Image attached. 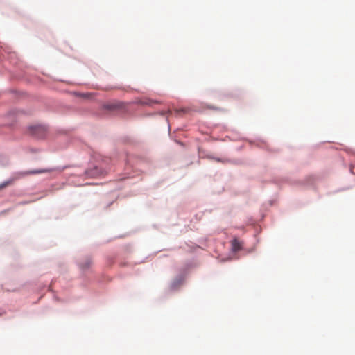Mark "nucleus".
Wrapping results in <instances>:
<instances>
[{
	"label": "nucleus",
	"mask_w": 355,
	"mask_h": 355,
	"mask_svg": "<svg viewBox=\"0 0 355 355\" xmlns=\"http://www.w3.org/2000/svg\"><path fill=\"white\" fill-rule=\"evenodd\" d=\"M241 250V245H232L231 246L232 255L226 257L225 259H223V261L231 260V259L236 258V253L239 252Z\"/></svg>",
	"instance_id": "1"
},
{
	"label": "nucleus",
	"mask_w": 355,
	"mask_h": 355,
	"mask_svg": "<svg viewBox=\"0 0 355 355\" xmlns=\"http://www.w3.org/2000/svg\"><path fill=\"white\" fill-rule=\"evenodd\" d=\"M42 129V127L40 126H35V127H31V130L33 134H36L37 130H40Z\"/></svg>",
	"instance_id": "2"
},
{
	"label": "nucleus",
	"mask_w": 355,
	"mask_h": 355,
	"mask_svg": "<svg viewBox=\"0 0 355 355\" xmlns=\"http://www.w3.org/2000/svg\"><path fill=\"white\" fill-rule=\"evenodd\" d=\"M90 263H91L90 260H89V259H87V260L86 261V262H85V264L81 263V265H80V266H81V268H82L85 269V268H88V267L90 266Z\"/></svg>",
	"instance_id": "3"
},
{
	"label": "nucleus",
	"mask_w": 355,
	"mask_h": 355,
	"mask_svg": "<svg viewBox=\"0 0 355 355\" xmlns=\"http://www.w3.org/2000/svg\"><path fill=\"white\" fill-rule=\"evenodd\" d=\"M175 112L179 114V113H184L186 112V109H181V110H176Z\"/></svg>",
	"instance_id": "4"
},
{
	"label": "nucleus",
	"mask_w": 355,
	"mask_h": 355,
	"mask_svg": "<svg viewBox=\"0 0 355 355\" xmlns=\"http://www.w3.org/2000/svg\"><path fill=\"white\" fill-rule=\"evenodd\" d=\"M232 244H234V245H236V244H239V241H237V239H234Z\"/></svg>",
	"instance_id": "5"
},
{
	"label": "nucleus",
	"mask_w": 355,
	"mask_h": 355,
	"mask_svg": "<svg viewBox=\"0 0 355 355\" xmlns=\"http://www.w3.org/2000/svg\"><path fill=\"white\" fill-rule=\"evenodd\" d=\"M6 185H8V183H3L1 185H0V189H2L3 187H5Z\"/></svg>",
	"instance_id": "6"
},
{
	"label": "nucleus",
	"mask_w": 355,
	"mask_h": 355,
	"mask_svg": "<svg viewBox=\"0 0 355 355\" xmlns=\"http://www.w3.org/2000/svg\"><path fill=\"white\" fill-rule=\"evenodd\" d=\"M42 172H44V171H37L36 173H42ZM33 173H35V172H33Z\"/></svg>",
	"instance_id": "7"
}]
</instances>
